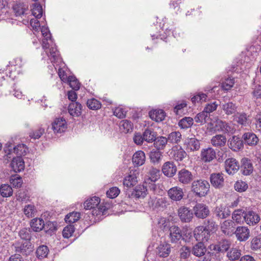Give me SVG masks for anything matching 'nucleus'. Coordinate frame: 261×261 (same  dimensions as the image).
Wrapping results in <instances>:
<instances>
[{"instance_id":"1","label":"nucleus","mask_w":261,"mask_h":261,"mask_svg":"<svg viewBox=\"0 0 261 261\" xmlns=\"http://www.w3.org/2000/svg\"><path fill=\"white\" fill-rule=\"evenodd\" d=\"M41 32L43 37L42 40V47L46 51L53 63L58 62L60 59L59 51L56 47H50V43H53L51 34L47 27L43 26L41 29Z\"/></svg>"},{"instance_id":"2","label":"nucleus","mask_w":261,"mask_h":261,"mask_svg":"<svg viewBox=\"0 0 261 261\" xmlns=\"http://www.w3.org/2000/svg\"><path fill=\"white\" fill-rule=\"evenodd\" d=\"M210 184L205 180L199 179L194 181L191 186V191L199 197L205 196L209 191Z\"/></svg>"},{"instance_id":"3","label":"nucleus","mask_w":261,"mask_h":261,"mask_svg":"<svg viewBox=\"0 0 261 261\" xmlns=\"http://www.w3.org/2000/svg\"><path fill=\"white\" fill-rule=\"evenodd\" d=\"M16 252L24 255H28L33 251L32 245L30 241H17L13 244Z\"/></svg>"},{"instance_id":"4","label":"nucleus","mask_w":261,"mask_h":261,"mask_svg":"<svg viewBox=\"0 0 261 261\" xmlns=\"http://www.w3.org/2000/svg\"><path fill=\"white\" fill-rule=\"evenodd\" d=\"M194 236L197 241L204 243L209 239L210 233L204 226H199L195 228Z\"/></svg>"},{"instance_id":"5","label":"nucleus","mask_w":261,"mask_h":261,"mask_svg":"<svg viewBox=\"0 0 261 261\" xmlns=\"http://www.w3.org/2000/svg\"><path fill=\"white\" fill-rule=\"evenodd\" d=\"M193 211L195 216L200 219H204L210 214L208 206L202 203H197L193 207Z\"/></svg>"},{"instance_id":"6","label":"nucleus","mask_w":261,"mask_h":261,"mask_svg":"<svg viewBox=\"0 0 261 261\" xmlns=\"http://www.w3.org/2000/svg\"><path fill=\"white\" fill-rule=\"evenodd\" d=\"M210 125H214V126L212 128L214 131L222 132L224 133H231L233 129L230 125L226 121H223L221 120L218 119L213 123H210ZM211 129V127L210 128Z\"/></svg>"},{"instance_id":"7","label":"nucleus","mask_w":261,"mask_h":261,"mask_svg":"<svg viewBox=\"0 0 261 261\" xmlns=\"http://www.w3.org/2000/svg\"><path fill=\"white\" fill-rule=\"evenodd\" d=\"M167 195L169 198L173 201H179L184 196L183 189L175 186L168 190Z\"/></svg>"},{"instance_id":"8","label":"nucleus","mask_w":261,"mask_h":261,"mask_svg":"<svg viewBox=\"0 0 261 261\" xmlns=\"http://www.w3.org/2000/svg\"><path fill=\"white\" fill-rule=\"evenodd\" d=\"M240 167L239 162L234 158L227 159L225 161V169L228 174L236 173Z\"/></svg>"},{"instance_id":"9","label":"nucleus","mask_w":261,"mask_h":261,"mask_svg":"<svg viewBox=\"0 0 261 261\" xmlns=\"http://www.w3.org/2000/svg\"><path fill=\"white\" fill-rule=\"evenodd\" d=\"M216 151L212 147L203 148L201 150L200 158L204 163H210L216 158Z\"/></svg>"},{"instance_id":"10","label":"nucleus","mask_w":261,"mask_h":261,"mask_svg":"<svg viewBox=\"0 0 261 261\" xmlns=\"http://www.w3.org/2000/svg\"><path fill=\"white\" fill-rule=\"evenodd\" d=\"M178 180L183 185L191 183L194 179V175L189 170L186 169L180 170L177 174Z\"/></svg>"},{"instance_id":"11","label":"nucleus","mask_w":261,"mask_h":261,"mask_svg":"<svg viewBox=\"0 0 261 261\" xmlns=\"http://www.w3.org/2000/svg\"><path fill=\"white\" fill-rule=\"evenodd\" d=\"M67 128V122L63 118H56L51 124V129L55 134L61 133Z\"/></svg>"},{"instance_id":"12","label":"nucleus","mask_w":261,"mask_h":261,"mask_svg":"<svg viewBox=\"0 0 261 261\" xmlns=\"http://www.w3.org/2000/svg\"><path fill=\"white\" fill-rule=\"evenodd\" d=\"M210 181L215 188L220 189L223 187L224 184V175L222 173H214L210 175Z\"/></svg>"},{"instance_id":"13","label":"nucleus","mask_w":261,"mask_h":261,"mask_svg":"<svg viewBox=\"0 0 261 261\" xmlns=\"http://www.w3.org/2000/svg\"><path fill=\"white\" fill-rule=\"evenodd\" d=\"M178 216L180 220L183 222H190L193 218V213L191 210L187 207L182 206L178 209Z\"/></svg>"},{"instance_id":"14","label":"nucleus","mask_w":261,"mask_h":261,"mask_svg":"<svg viewBox=\"0 0 261 261\" xmlns=\"http://www.w3.org/2000/svg\"><path fill=\"white\" fill-rule=\"evenodd\" d=\"M146 176L147 178L145 180V184L148 183L149 181L155 182L159 179L160 176V171L159 169L154 168L152 166L148 167L147 169Z\"/></svg>"},{"instance_id":"15","label":"nucleus","mask_w":261,"mask_h":261,"mask_svg":"<svg viewBox=\"0 0 261 261\" xmlns=\"http://www.w3.org/2000/svg\"><path fill=\"white\" fill-rule=\"evenodd\" d=\"M234 234L239 241H246L250 237V230L246 226H238L236 228Z\"/></svg>"},{"instance_id":"16","label":"nucleus","mask_w":261,"mask_h":261,"mask_svg":"<svg viewBox=\"0 0 261 261\" xmlns=\"http://www.w3.org/2000/svg\"><path fill=\"white\" fill-rule=\"evenodd\" d=\"M260 220L259 215L252 211H247L244 215V221L249 225L253 226Z\"/></svg>"},{"instance_id":"17","label":"nucleus","mask_w":261,"mask_h":261,"mask_svg":"<svg viewBox=\"0 0 261 261\" xmlns=\"http://www.w3.org/2000/svg\"><path fill=\"white\" fill-rule=\"evenodd\" d=\"M228 146L233 151H238L244 147L243 141L239 137L233 136L228 140Z\"/></svg>"},{"instance_id":"18","label":"nucleus","mask_w":261,"mask_h":261,"mask_svg":"<svg viewBox=\"0 0 261 261\" xmlns=\"http://www.w3.org/2000/svg\"><path fill=\"white\" fill-rule=\"evenodd\" d=\"M148 204L150 206L154 208H165L169 205L167 199L165 197L157 198L155 197H150L148 200Z\"/></svg>"},{"instance_id":"19","label":"nucleus","mask_w":261,"mask_h":261,"mask_svg":"<svg viewBox=\"0 0 261 261\" xmlns=\"http://www.w3.org/2000/svg\"><path fill=\"white\" fill-rule=\"evenodd\" d=\"M169 237L171 243L177 242L182 238V233L180 228L175 225H172L169 229Z\"/></svg>"},{"instance_id":"20","label":"nucleus","mask_w":261,"mask_h":261,"mask_svg":"<svg viewBox=\"0 0 261 261\" xmlns=\"http://www.w3.org/2000/svg\"><path fill=\"white\" fill-rule=\"evenodd\" d=\"M137 174L138 173L136 171H130L128 174L124 177L123 182V185L128 188L135 186L138 182Z\"/></svg>"},{"instance_id":"21","label":"nucleus","mask_w":261,"mask_h":261,"mask_svg":"<svg viewBox=\"0 0 261 261\" xmlns=\"http://www.w3.org/2000/svg\"><path fill=\"white\" fill-rule=\"evenodd\" d=\"M165 175L168 177L173 176L177 171L176 165L172 162H167L164 164L162 169Z\"/></svg>"},{"instance_id":"22","label":"nucleus","mask_w":261,"mask_h":261,"mask_svg":"<svg viewBox=\"0 0 261 261\" xmlns=\"http://www.w3.org/2000/svg\"><path fill=\"white\" fill-rule=\"evenodd\" d=\"M10 166L15 172H20L24 168V162L22 157L17 156L12 160Z\"/></svg>"},{"instance_id":"23","label":"nucleus","mask_w":261,"mask_h":261,"mask_svg":"<svg viewBox=\"0 0 261 261\" xmlns=\"http://www.w3.org/2000/svg\"><path fill=\"white\" fill-rule=\"evenodd\" d=\"M241 172L244 175L251 174L253 170V168L251 161L247 158H243L241 161Z\"/></svg>"},{"instance_id":"24","label":"nucleus","mask_w":261,"mask_h":261,"mask_svg":"<svg viewBox=\"0 0 261 261\" xmlns=\"http://www.w3.org/2000/svg\"><path fill=\"white\" fill-rule=\"evenodd\" d=\"M244 143L249 146H255L258 142L257 136L252 132H247L242 136Z\"/></svg>"},{"instance_id":"25","label":"nucleus","mask_w":261,"mask_h":261,"mask_svg":"<svg viewBox=\"0 0 261 261\" xmlns=\"http://www.w3.org/2000/svg\"><path fill=\"white\" fill-rule=\"evenodd\" d=\"M234 120L238 124L244 126L248 125L251 123L249 115L244 112L237 113L234 115Z\"/></svg>"},{"instance_id":"26","label":"nucleus","mask_w":261,"mask_h":261,"mask_svg":"<svg viewBox=\"0 0 261 261\" xmlns=\"http://www.w3.org/2000/svg\"><path fill=\"white\" fill-rule=\"evenodd\" d=\"M187 150L191 151H197L200 148L199 141L195 138H188L185 143Z\"/></svg>"},{"instance_id":"27","label":"nucleus","mask_w":261,"mask_h":261,"mask_svg":"<svg viewBox=\"0 0 261 261\" xmlns=\"http://www.w3.org/2000/svg\"><path fill=\"white\" fill-rule=\"evenodd\" d=\"M226 136L223 135H216L213 136L211 140L212 145L218 148L224 147L226 145Z\"/></svg>"},{"instance_id":"28","label":"nucleus","mask_w":261,"mask_h":261,"mask_svg":"<svg viewBox=\"0 0 261 261\" xmlns=\"http://www.w3.org/2000/svg\"><path fill=\"white\" fill-rule=\"evenodd\" d=\"M171 153L172 154L173 159L176 161H182L187 155V152L180 146H175L173 147Z\"/></svg>"},{"instance_id":"29","label":"nucleus","mask_w":261,"mask_h":261,"mask_svg":"<svg viewBox=\"0 0 261 261\" xmlns=\"http://www.w3.org/2000/svg\"><path fill=\"white\" fill-rule=\"evenodd\" d=\"M206 251L205 246L202 242H198L195 244L192 248L191 253L197 257L203 256Z\"/></svg>"},{"instance_id":"30","label":"nucleus","mask_w":261,"mask_h":261,"mask_svg":"<svg viewBox=\"0 0 261 261\" xmlns=\"http://www.w3.org/2000/svg\"><path fill=\"white\" fill-rule=\"evenodd\" d=\"M14 12L16 16H20L27 14L29 11L28 4L19 2L15 4L13 7Z\"/></svg>"},{"instance_id":"31","label":"nucleus","mask_w":261,"mask_h":261,"mask_svg":"<svg viewBox=\"0 0 261 261\" xmlns=\"http://www.w3.org/2000/svg\"><path fill=\"white\" fill-rule=\"evenodd\" d=\"M147 188L143 185H139L135 187L132 193V196L136 198H144L147 195Z\"/></svg>"},{"instance_id":"32","label":"nucleus","mask_w":261,"mask_h":261,"mask_svg":"<svg viewBox=\"0 0 261 261\" xmlns=\"http://www.w3.org/2000/svg\"><path fill=\"white\" fill-rule=\"evenodd\" d=\"M82 106L79 102H71L68 106V112L73 117H78L82 113Z\"/></svg>"},{"instance_id":"33","label":"nucleus","mask_w":261,"mask_h":261,"mask_svg":"<svg viewBox=\"0 0 261 261\" xmlns=\"http://www.w3.org/2000/svg\"><path fill=\"white\" fill-rule=\"evenodd\" d=\"M215 214L220 219H225L230 216L231 212L228 207L223 205H220L216 207Z\"/></svg>"},{"instance_id":"34","label":"nucleus","mask_w":261,"mask_h":261,"mask_svg":"<svg viewBox=\"0 0 261 261\" xmlns=\"http://www.w3.org/2000/svg\"><path fill=\"white\" fill-rule=\"evenodd\" d=\"M100 202L98 197L94 196L88 199L84 203V207L86 210H93L97 207Z\"/></svg>"},{"instance_id":"35","label":"nucleus","mask_w":261,"mask_h":261,"mask_svg":"<svg viewBox=\"0 0 261 261\" xmlns=\"http://www.w3.org/2000/svg\"><path fill=\"white\" fill-rule=\"evenodd\" d=\"M134 164L140 166L144 164L145 161V155L143 151H136L133 155L132 159Z\"/></svg>"},{"instance_id":"36","label":"nucleus","mask_w":261,"mask_h":261,"mask_svg":"<svg viewBox=\"0 0 261 261\" xmlns=\"http://www.w3.org/2000/svg\"><path fill=\"white\" fill-rule=\"evenodd\" d=\"M149 114L150 118L156 122L163 121L166 117L165 112L161 109L151 111Z\"/></svg>"},{"instance_id":"37","label":"nucleus","mask_w":261,"mask_h":261,"mask_svg":"<svg viewBox=\"0 0 261 261\" xmlns=\"http://www.w3.org/2000/svg\"><path fill=\"white\" fill-rule=\"evenodd\" d=\"M30 225L33 231L39 232L43 229L44 227V222L41 218H36L31 220Z\"/></svg>"},{"instance_id":"38","label":"nucleus","mask_w":261,"mask_h":261,"mask_svg":"<svg viewBox=\"0 0 261 261\" xmlns=\"http://www.w3.org/2000/svg\"><path fill=\"white\" fill-rule=\"evenodd\" d=\"M221 107L225 113L227 115H230L235 113L237 110L236 105L231 101L222 104L221 106Z\"/></svg>"},{"instance_id":"39","label":"nucleus","mask_w":261,"mask_h":261,"mask_svg":"<svg viewBox=\"0 0 261 261\" xmlns=\"http://www.w3.org/2000/svg\"><path fill=\"white\" fill-rule=\"evenodd\" d=\"M245 214V212L242 209L235 210L232 214L233 221H235L237 223H243Z\"/></svg>"},{"instance_id":"40","label":"nucleus","mask_w":261,"mask_h":261,"mask_svg":"<svg viewBox=\"0 0 261 261\" xmlns=\"http://www.w3.org/2000/svg\"><path fill=\"white\" fill-rule=\"evenodd\" d=\"M170 245L168 244H161L157 248V252L160 256L165 257L169 255L170 252Z\"/></svg>"},{"instance_id":"41","label":"nucleus","mask_w":261,"mask_h":261,"mask_svg":"<svg viewBox=\"0 0 261 261\" xmlns=\"http://www.w3.org/2000/svg\"><path fill=\"white\" fill-rule=\"evenodd\" d=\"M16 199L22 202H27L30 200L28 192L24 189L19 190L16 195Z\"/></svg>"},{"instance_id":"42","label":"nucleus","mask_w":261,"mask_h":261,"mask_svg":"<svg viewBox=\"0 0 261 261\" xmlns=\"http://www.w3.org/2000/svg\"><path fill=\"white\" fill-rule=\"evenodd\" d=\"M23 212L27 217L32 218L37 213V210L34 204H29L24 206Z\"/></svg>"},{"instance_id":"43","label":"nucleus","mask_w":261,"mask_h":261,"mask_svg":"<svg viewBox=\"0 0 261 261\" xmlns=\"http://www.w3.org/2000/svg\"><path fill=\"white\" fill-rule=\"evenodd\" d=\"M49 251V249L47 246L44 245H41L36 249V256L39 259H42L47 257Z\"/></svg>"},{"instance_id":"44","label":"nucleus","mask_w":261,"mask_h":261,"mask_svg":"<svg viewBox=\"0 0 261 261\" xmlns=\"http://www.w3.org/2000/svg\"><path fill=\"white\" fill-rule=\"evenodd\" d=\"M156 137V133L151 129L147 128L143 133V139L148 143L153 142Z\"/></svg>"},{"instance_id":"45","label":"nucleus","mask_w":261,"mask_h":261,"mask_svg":"<svg viewBox=\"0 0 261 261\" xmlns=\"http://www.w3.org/2000/svg\"><path fill=\"white\" fill-rule=\"evenodd\" d=\"M210 115H208L204 110L197 114L194 118L195 121L202 125L210 119Z\"/></svg>"},{"instance_id":"46","label":"nucleus","mask_w":261,"mask_h":261,"mask_svg":"<svg viewBox=\"0 0 261 261\" xmlns=\"http://www.w3.org/2000/svg\"><path fill=\"white\" fill-rule=\"evenodd\" d=\"M162 152L158 149L152 150L149 153V158L151 162L153 164L159 163L162 156Z\"/></svg>"},{"instance_id":"47","label":"nucleus","mask_w":261,"mask_h":261,"mask_svg":"<svg viewBox=\"0 0 261 261\" xmlns=\"http://www.w3.org/2000/svg\"><path fill=\"white\" fill-rule=\"evenodd\" d=\"M181 134L179 132H173L168 136V141L173 144H178L181 140Z\"/></svg>"},{"instance_id":"48","label":"nucleus","mask_w":261,"mask_h":261,"mask_svg":"<svg viewBox=\"0 0 261 261\" xmlns=\"http://www.w3.org/2000/svg\"><path fill=\"white\" fill-rule=\"evenodd\" d=\"M154 142V147L158 150L163 149L168 141L167 138L165 137L161 136L155 138Z\"/></svg>"},{"instance_id":"49","label":"nucleus","mask_w":261,"mask_h":261,"mask_svg":"<svg viewBox=\"0 0 261 261\" xmlns=\"http://www.w3.org/2000/svg\"><path fill=\"white\" fill-rule=\"evenodd\" d=\"M0 194L3 197H10L13 194V190L8 184L2 185L0 187Z\"/></svg>"},{"instance_id":"50","label":"nucleus","mask_w":261,"mask_h":261,"mask_svg":"<svg viewBox=\"0 0 261 261\" xmlns=\"http://www.w3.org/2000/svg\"><path fill=\"white\" fill-rule=\"evenodd\" d=\"M133 124L128 120H123L120 123V128L124 133H128L133 130Z\"/></svg>"},{"instance_id":"51","label":"nucleus","mask_w":261,"mask_h":261,"mask_svg":"<svg viewBox=\"0 0 261 261\" xmlns=\"http://www.w3.org/2000/svg\"><path fill=\"white\" fill-rule=\"evenodd\" d=\"M57 225L56 222L47 221L44 223V227L43 228L46 233L49 235H51L57 229Z\"/></svg>"},{"instance_id":"52","label":"nucleus","mask_w":261,"mask_h":261,"mask_svg":"<svg viewBox=\"0 0 261 261\" xmlns=\"http://www.w3.org/2000/svg\"><path fill=\"white\" fill-rule=\"evenodd\" d=\"M193 124V119L191 117H185L181 119L178 122L179 126L183 129L190 127Z\"/></svg>"},{"instance_id":"53","label":"nucleus","mask_w":261,"mask_h":261,"mask_svg":"<svg viewBox=\"0 0 261 261\" xmlns=\"http://www.w3.org/2000/svg\"><path fill=\"white\" fill-rule=\"evenodd\" d=\"M87 106L91 110H97L101 108V104L99 101L92 98L87 100Z\"/></svg>"},{"instance_id":"54","label":"nucleus","mask_w":261,"mask_h":261,"mask_svg":"<svg viewBox=\"0 0 261 261\" xmlns=\"http://www.w3.org/2000/svg\"><path fill=\"white\" fill-rule=\"evenodd\" d=\"M32 15L36 18H40L42 16L43 11L42 6L37 3H35L33 5L32 9Z\"/></svg>"},{"instance_id":"55","label":"nucleus","mask_w":261,"mask_h":261,"mask_svg":"<svg viewBox=\"0 0 261 261\" xmlns=\"http://www.w3.org/2000/svg\"><path fill=\"white\" fill-rule=\"evenodd\" d=\"M241 255V250L237 248H232L227 252V256L231 260H236L239 259Z\"/></svg>"},{"instance_id":"56","label":"nucleus","mask_w":261,"mask_h":261,"mask_svg":"<svg viewBox=\"0 0 261 261\" xmlns=\"http://www.w3.org/2000/svg\"><path fill=\"white\" fill-rule=\"evenodd\" d=\"M67 82L70 87L74 90H77L80 89V84L75 76H68Z\"/></svg>"},{"instance_id":"57","label":"nucleus","mask_w":261,"mask_h":261,"mask_svg":"<svg viewBox=\"0 0 261 261\" xmlns=\"http://www.w3.org/2000/svg\"><path fill=\"white\" fill-rule=\"evenodd\" d=\"M19 236L25 241H30L31 239V231L30 229L23 228L19 231Z\"/></svg>"},{"instance_id":"58","label":"nucleus","mask_w":261,"mask_h":261,"mask_svg":"<svg viewBox=\"0 0 261 261\" xmlns=\"http://www.w3.org/2000/svg\"><path fill=\"white\" fill-rule=\"evenodd\" d=\"M80 218V214L77 212H72L65 216V220L67 222L74 223Z\"/></svg>"},{"instance_id":"59","label":"nucleus","mask_w":261,"mask_h":261,"mask_svg":"<svg viewBox=\"0 0 261 261\" xmlns=\"http://www.w3.org/2000/svg\"><path fill=\"white\" fill-rule=\"evenodd\" d=\"M28 151V148L23 144H20L14 147V152L19 156L24 155Z\"/></svg>"},{"instance_id":"60","label":"nucleus","mask_w":261,"mask_h":261,"mask_svg":"<svg viewBox=\"0 0 261 261\" xmlns=\"http://www.w3.org/2000/svg\"><path fill=\"white\" fill-rule=\"evenodd\" d=\"M44 133V129L41 127H39L36 129L32 130L30 133V137L34 139H38L41 137V136Z\"/></svg>"},{"instance_id":"61","label":"nucleus","mask_w":261,"mask_h":261,"mask_svg":"<svg viewBox=\"0 0 261 261\" xmlns=\"http://www.w3.org/2000/svg\"><path fill=\"white\" fill-rule=\"evenodd\" d=\"M234 188L236 191L239 192H242L247 190L248 185L246 182L242 180H239L234 184Z\"/></svg>"},{"instance_id":"62","label":"nucleus","mask_w":261,"mask_h":261,"mask_svg":"<svg viewBox=\"0 0 261 261\" xmlns=\"http://www.w3.org/2000/svg\"><path fill=\"white\" fill-rule=\"evenodd\" d=\"M219 105V103H218L217 101H214L213 102H210L207 103L204 109V111L208 114L210 115L211 113H212L213 112L216 110L218 106Z\"/></svg>"},{"instance_id":"63","label":"nucleus","mask_w":261,"mask_h":261,"mask_svg":"<svg viewBox=\"0 0 261 261\" xmlns=\"http://www.w3.org/2000/svg\"><path fill=\"white\" fill-rule=\"evenodd\" d=\"M234 84V79L228 77L222 83L221 87L224 90L227 91L233 87Z\"/></svg>"},{"instance_id":"64","label":"nucleus","mask_w":261,"mask_h":261,"mask_svg":"<svg viewBox=\"0 0 261 261\" xmlns=\"http://www.w3.org/2000/svg\"><path fill=\"white\" fill-rule=\"evenodd\" d=\"M251 247L253 250H257L261 247V237L256 236L253 238L251 242Z\"/></svg>"}]
</instances>
